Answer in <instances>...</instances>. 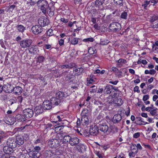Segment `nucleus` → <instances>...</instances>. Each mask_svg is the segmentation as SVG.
Returning a JSON list of instances; mask_svg holds the SVG:
<instances>
[{
  "label": "nucleus",
  "mask_w": 158,
  "mask_h": 158,
  "mask_svg": "<svg viewBox=\"0 0 158 158\" xmlns=\"http://www.w3.org/2000/svg\"><path fill=\"white\" fill-rule=\"evenodd\" d=\"M60 101L56 99L54 97L52 98L50 101L46 100L44 101L42 105L44 108V109L50 110L52 107H54L56 106L59 105V102Z\"/></svg>",
  "instance_id": "1"
},
{
  "label": "nucleus",
  "mask_w": 158,
  "mask_h": 158,
  "mask_svg": "<svg viewBox=\"0 0 158 158\" xmlns=\"http://www.w3.org/2000/svg\"><path fill=\"white\" fill-rule=\"evenodd\" d=\"M109 29L114 32H117L119 31L121 29V25L118 23L114 22L111 23L109 27Z\"/></svg>",
  "instance_id": "2"
},
{
  "label": "nucleus",
  "mask_w": 158,
  "mask_h": 158,
  "mask_svg": "<svg viewBox=\"0 0 158 158\" xmlns=\"http://www.w3.org/2000/svg\"><path fill=\"white\" fill-rule=\"evenodd\" d=\"M39 7H40L41 9L44 13H46V8L48 7V2L45 0H39L37 3Z\"/></svg>",
  "instance_id": "3"
},
{
  "label": "nucleus",
  "mask_w": 158,
  "mask_h": 158,
  "mask_svg": "<svg viewBox=\"0 0 158 158\" xmlns=\"http://www.w3.org/2000/svg\"><path fill=\"white\" fill-rule=\"evenodd\" d=\"M31 29L33 33L35 35L40 34L42 33L44 30V29L42 26L38 25L33 26Z\"/></svg>",
  "instance_id": "4"
},
{
  "label": "nucleus",
  "mask_w": 158,
  "mask_h": 158,
  "mask_svg": "<svg viewBox=\"0 0 158 158\" xmlns=\"http://www.w3.org/2000/svg\"><path fill=\"white\" fill-rule=\"evenodd\" d=\"M105 90H106L105 91V94H110L115 91H118V87H116L113 85L107 84L105 87Z\"/></svg>",
  "instance_id": "5"
},
{
  "label": "nucleus",
  "mask_w": 158,
  "mask_h": 158,
  "mask_svg": "<svg viewBox=\"0 0 158 158\" xmlns=\"http://www.w3.org/2000/svg\"><path fill=\"white\" fill-rule=\"evenodd\" d=\"M32 43V40L26 39L21 40L20 42V45L23 48H27L30 47Z\"/></svg>",
  "instance_id": "6"
},
{
  "label": "nucleus",
  "mask_w": 158,
  "mask_h": 158,
  "mask_svg": "<svg viewBox=\"0 0 158 158\" xmlns=\"http://www.w3.org/2000/svg\"><path fill=\"white\" fill-rule=\"evenodd\" d=\"M56 97H55L56 99L60 101L59 102V105L62 102L63 99L66 98L68 96L67 94L65 92H63L59 91L56 93Z\"/></svg>",
  "instance_id": "7"
},
{
  "label": "nucleus",
  "mask_w": 158,
  "mask_h": 158,
  "mask_svg": "<svg viewBox=\"0 0 158 158\" xmlns=\"http://www.w3.org/2000/svg\"><path fill=\"white\" fill-rule=\"evenodd\" d=\"M48 144L52 148H56L60 145L59 141L56 139H52L49 140L48 142Z\"/></svg>",
  "instance_id": "8"
},
{
  "label": "nucleus",
  "mask_w": 158,
  "mask_h": 158,
  "mask_svg": "<svg viewBox=\"0 0 158 158\" xmlns=\"http://www.w3.org/2000/svg\"><path fill=\"white\" fill-rule=\"evenodd\" d=\"M99 128L98 127L94 125L91 126L89 130V134L90 135L93 136L96 135L99 132Z\"/></svg>",
  "instance_id": "9"
},
{
  "label": "nucleus",
  "mask_w": 158,
  "mask_h": 158,
  "mask_svg": "<svg viewBox=\"0 0 158 158\" xmlns=\"http://www.w3.org/2000/svg\"><path fill=\"white\" fill-rule=\"evenodd\" d=\"M118 98L117 97H113L112 96H110L107 98V102L109 104H112V103L114 104H117L118 106H121L122 105V103L120 104L118 103V101H117Z\"/></svg>",
  "instance_id": "10"
},
{
  "label": "nucleus",
  "mask_w": 158,
  "mask_h": 158,
  "mask_svg": "<svg viewBox=\"0 0 158 158\" xmlns=\"http://www.w3.org/2000/svg\"><path fill=\"white\" fill-rule=\"evenodd\" d=\"M5 122L7 124L12 125L15 122V119L14 117H11L9 115H6L4 118Z\"/></svg>",
  "instance_id": "11"
},
{
  "label": "nucleus",
  "mask_w": 158,
  "mask_h": 158,
  "mask_svg": "<svg viewBox=\"0 0 158 158\" xmlns=\"http://www.w3.org/2000/svg\"><path fill=\"white\" fill-rule=\"evenodd\" d=\"M23 112L24 116L28 118H31L34 114L33 110L30 108L25 109L23 110Z\"/></svg>",
  "instance_id": "12"
},
{
  "label": "nucleus",
  "mask_w": 158,
  "mask_h": 158,
  "mask_svg": "<svg viewBox=\"0 0 158 158\" xmlns=\"http://www.w3.org/2000/svg\"><path fill=\"white\" fill-rule=\"evenodd\" d=\"M99 126L98 127L99 129L102 132L106 133L108 131L109 127L107 124L105 123L100 122Z\"/></svg>",
  "instance_id": "13"
},
{
  "label": "nucleus",
  "mask_w": 158,
  "mask_h": 158,
  "mask_svg": "<svg viewBox=\"0 0 158 158\" xmlns=\"http://www.w3.org/2000/svg\"><path fill=\"white\" fill-rule=\"evenodd\" d=\"M39 25L43 27L47 25L49 23V19L47 18H41L38 20Z\"/></svg>",
  "instance_id": "14"
},
{
  "label": "nucleus",
  "mask_w": 158,
  "mask_h": 158,
  "mask_svg": "<svg viewBox=\"0 0 158 158\" xmlns=\"http://www.w3.org/2000/svg\"><path fill=\"white\" fill-rule=\"evenodd\" d=\"M54 6L52 3H50L48 5V7L46 8V10L50 16L52 17L54 14Z\"/></svg>",
  "instance_id": "15"
},
{
  "label": "nucleus",
  "mask_w": 158,
  "mask_h": 158,
  "mask_svg": "<svg viewBox=\"0 0 158 158\" xmlns=\"http://www.w3.org/2000/svg\"><path fill=\"white\" fill-rule=\"evenodd\" d=\"M6 144L12 149L16 148L17 146L16 141L12 138L8 139L6 142Z\"/></svg>",
  "instance_id": "16"
},
{
  "label": "nucleus",
  "mask_w": 158,
  "mask_h": 158,
  "mask_svg": "<svg viewBox=\"0 0 158 158\" xmlns=\"http://www.w3.org/2000/svg\"><path fill=\"white\" fill-rule=\"evenodd\" d=\"M79 139L77 137H72L71 140L69 141V144L72 146H75L78 144Z\"/></svg>",
  "instance_id": "17"
},
{
  "label": "nucleus",
  "mask_w": 158,
  "mask_h": 158,
  "mask_svg": "<svg viewBox=\"0 0 158 158\" xmlns=\"http://www.w3.org/2000/svg\"><path fill=\"white\" fill-rule=\"evenodd\" d=\"M122 119V116L120 114H115L112 118V121L114 123H119Z\"/></svg>",
  "instance_id": "18"
},
{
  "label": "nucleus",
  "mask_w": 158,
  "mask_h": 158,
  "mask_svg": "<svg viewBox=\"0 0 158 158\" xmlns=\"http://www.w3.org/2000/svg\"><path fill=\"white\" fill-rule=\"evenodd\" d=\"M44 108L43 106L40 105L36 106L34 109V111L36 114L42 113L44 111Z\"/></svg>",
  "instance_id": "19"
},
{
  "label": "nucleus",
  "mask_w": 158,
  "mask_h": 158,
  "mask_svg": "<svg viewBox=\"0 0 158 158\" xmlns=\"http://www.w3.org/2000/svg\"><path fill=\"white\" fill-rule=\"evenodd\" d=\"M13 87L10 85H5L3 86V91L6 93H10L13 92Z\"/></svg>",
  "instance_id": "20"
},
{
  "label": "nucleus",
  "mask_w": 158,
  "mask_h": 158,
  "mask_svg": "<svg viewBox=\"0 0 158 158\" xmlns=\"http://www.w3.org/2000/svg\"><path fill=\"white\" fill-rule=\"evenodd\" d=\"M15 118V121H17L18 122H23L26 120L24 115L23 116L20 114H17Z\"/></svg>",
  "instance_id": "21"
},
{
  "label": "nucleus",
  "mask_w": 158,
  "mask_h": 158,
  "mask_svg": "<svg viewBox=\"0 0 158 158\" xmlns=\"http://www.w3.org/2000/svg\"><path fill=\"white\" fill-rule=\"evenodd\" d=\"M29 53L33 55L36 54L38 51V48L35 46H31L28 49Z\"/></svg>",
  "instance_id": "22"
},
{
  "label": "nucleus",
  "mask_w": 158,
  "mask_h": 158,
  "mask_svg": "<svg viewBox=\"0 0 158 158\" xmlns=\"http://www.w3.org/2000/svg\"><path fill=\"white\" fill-rule=\"evenodd\" d=\"M63 75L65 76V79L66 81L70 80L74 77L72 74L70 73L68 71L64 72Z\"/></svg>",
  "instance_id": "23"
},
{
  "label": "nucleus",
  "mask_w": 158,
  "mask_h": 158,
  "mask_svg": "<svg viewBox=\"0 0 158 158\" xmlns=\"http://www.w3.org/2000/svg\"><path fill=\"white\" fill-rule=\"evenodd\" d=\"M3 151L5 153V154H7L9 155L8 154L13 152V150L12 148L7 145L4 147Z\"/></svg>",
  "instance_id": "24"
},
{
  "label": "nucleus",
  "mask_w": 158,
  "mask_h": 158,
  "mask_svg": "<svg viewBox=\"0 0 158 158\" xmlns=\"http://www.w3.org/2000/svg\"><path fill=\"white\" fill-rule=\"evenodd\" d=\"M55 154V153L51 150H46L44 153V156L45 157H51Z\"/></svg>",
  "instance_id": "25"
},
{
  "label": "nucleus",
  "mask_w": 158,
  "mask_h": 158,
  "mask_svg": "<svg viewBox=\"0 0 158 158\" xmlns=\"http://www.w3.org/2000/svg\"><path fill=\"white\" fill-rule=\"evenodd\" d=\"M7 135L5 132L0 131V144L7 138Z\"/></svg>",
  "instance_id": "26"
},
{
  "label": "nucleus",
  "mask_w": 158,
  "mask_h": 158,
  "mask_svg": "<svg viewBox=\"0 0 158 158\" xmlns=\"http://www.w3.org/2000/svg\"><path fill=\"white\" fill-rule=\"evenodd\" d=\"M16 143L19 145H21L24 143L23 137L20 135L16 136Z\"/></svg>",
  "instance_id": "27"
},
{
  "label": "nucleus",
  "mask_w": 158,
  "mask_h": 158,
  "mask_svg": "<svg viewBox=\"0 0 158 158\" xmlns=\"http://www.w3.org/2000/svg\"><path fill=\"white\" fill-rule=\"evenodd\" d=\"M23 89L21 87L19 86L13 87V92L15 94L19 95L22 92Z\"/></svg>",
  "instance_id": "28"
},
{
  "label": "nucleus",
  "mask_w": 158,
  "mask_h": 158,
  "mask_svg": "<svg viewBox=\"0 0 158 158\" xmlns=\"http://www.w3.org/2000/svg\"><path fill=\"white\" fill-rule=\"evenodd\" d=\"M89 117L81 116V123L84 125H88L89 123Z\"/></svg>",
  "instance_id": "29"
},
{
  "label": "nucleus",
  "mask_w": 158,
  "mask_h": 158,
  "mask_svg": "<svg viewBox=\"0 0 158 158\" xmlns=\"http://www.w3.org/2000/svg\"><path fill=\"white\" fill-rule=\"evenodd\" d=\"M90 115V113L86 109H84L81 113V116L89 117Z\"/></svg>",
  "instance_id": "30"
},
{
  "label": "nucleus",
  "mask_w": 158,
  "mask_h": 158,
  "mask_svg": "<svg viewBox=\"0 0 158 158\" xmlns=\"http://www.w3.org/2000/svg\"><path fill=\"white\" fill-rule=\"evenodd\" d=\"M104 0H97L95 2L94 6L96 7H99L102 6L104 2Z\"/></svg>",
  "instance_id": "31"
},
{
  "label": "nucleus",
  "mask_w": 158,
  "mask_h": 158,
  "mask_svg": "<svg viewBox=\"0 0 158 158\" xmlns=\"http://www.w3.org/2000/svg\"><path fill=\"white\" fill-rule=\"evenodd\" d=\"M44 57L43 56H39L37 57L36 60V64L38 63H41L44 61Z\"/></svg>",
  "instance_id": "32"
},
{
  "label": "nucleus",
  "mask_w": 158,
  "mask_h": 158,
  "mask_svg": "<svg viewBox=\"0 0 158 158\" xmlns=\"http://www.w3.org/2000/svg\"><path fill=\"white\" fill-rule=\"evenodd\" d=\"M110 41L107 40L101 39L100 44L103 45H106Z\"/></svg>",
  "instance_id": "33"
},
{
  "label": "nucleus",
  "mask_w": 158,
  "mask_h": 158,
  "mask_svg": "<svg viewBox=\"0 0 158 158\" xmlns=\"http://www.w3.org/2000/svg\"><path fill=\"white\" fill-rule=\"evenodd\" d=\"M17 27L18 31L21 32H23L25 30V27L21 25H17Z\"/></svg>",
  "instance_id": "34"
},
{
  "label": "nucleus",
  "mask_w": 158,
  "mask_h": 158,
  "mask_svg": "<svg viewBox=\"0 0 158 158\" xmlns=\"http://www.w3.org/2000/svg\"><path fill=\"white\" fill-rule=\"evenodd\" d=\"M158 20V16L157 15H154L150 19V22L151 23H153L155 21Z\"/></svg>",
  "instance_id": "35"
},
{
  "label": "nucleus",
  "mask_w": 158,
  "mask_h": 158,
  "mask_svg": "<svg viewBox=\"0 0 158 158\" xmlns=\"http://www.w3.org/2000/svg\"><path fill=\"white\" fill-rule=\"evenodd\" d=\"M142 118L140 117H137L136 118V121H135V123L139 125H141V124L140 123L141 122H143V123H144L145 122L143 121L142 120Z\"/></svg>",
  "instance_id": "36"
},
{
  "label": "nucleus",
  "mask_w": 158,
  "mask_h": 158,
  "mask_svg": "<svg viewBox=\"0 0 158 158\" xmlns=\"http://www.w3.org/2000/svg\"><path fill=\"white\" fill-rule=\"evenodd\" d=\"M72 137L69 135H65L63 137V140L64 142H68L69 143V141L71 140Z\"/></svg>",
  "instance_id": "37"
},
{
  "label": "nucleus",
  "mask_w": 158,
  "mask_h": 158,
  "mask_svg": "<svg viewBox=\"0 0 158 158\" xmlns=\"http://www.w3.org/2000/svg\"><path fill=\"white\" fill-rule=\"evenodd\" d=\"M84 69L82 67L80 68H74V71L76 72H77V73H78L79 74L81 73L83 71Z\"/></svg>",
  "instance_id": "38"
},
{
  "label": "nucleus",
  "mask_w": 158,
  "mask_h": 158,
  "mask_svg": "<svg viewBox=\"0 0 158 158\" xmlns=\"http://www.w3.org/2000/svg\"><path fill=\"white\" fill-rule=\"evenodd\" d=\"M94 76L93 74H91L90 75L89 80H88L87 79V80L88 81V84H91L95 81L94 80Z\"/></svg>",
  "instance_id": "39"
},
{
  "label": "nucleus",
  "mask_w": 158,
  "mask_h": 158,
  "mask_svg": "<svg viewBox=\"0 0 158 158\" xmlns=\"http://www.w3.org/2000/svg\"><path fill=\"white\" fill-rule=\"evenodd\" d=\"M96 50L95 48L93 47H90L88 48V52L90 55H92L94 53H96L97 52L96 51Z\"/></svg>",
  "instance_id": "40"
},
{
  "label": "nucleus",
  "mask_w": 158,
  "mask_h": 158,
  "mask_svg": "<svg viewBox=\"0 0 158 158\" xmlns=\"http://www.w3.org/2000/svg\"><path fill=\"white\" fill-rule=\"evenodd\" d=\"M23 98L21 96H19L15 98V102H17L18 103H21L22 102Z\"/></svg>",
  "instance_id": "41"
},
{
  "label": "nucleus",
  "mask_w": 158,
  "mask_h": 158,
  "mask_svg": "<svg viewBox=\"0 0 158 158\" xmlns=\"http://www.w3.org/2000/svg\"><path fill=\"white\" fill-rule=\"evenodd\" d=\"M94 40L93 37H89L83 40V41L85 42H92L94 41Z\"/></svg>",
  "instance_id": "42"
},
{
  "label": "nucleus",
  "mask_w": 158,
  "mask_h": 158,
  "mask_svg": "<svg viewBox=\"0 0 158 158\" xmlns=\"http://www.w3.org/2000/svg\"><path fill=\"white\" fill-rule=\"evenodd\" d=\"M78 39L77 38H74L71 40L70 42L71 44L75 45L78 44Z\"/></svg>",
  "instance_id": "43"
},
{
  "label": "nucleus",
  "mask_w": 158,
  "mask_h": 158,
  "mask_svg": "<svg viewBox=\"0 0 158 158\" xmlns=\"http://www.w3.org/2000/svg\"><path fill=\"white\" fill-rule=\"evenodd\" d=\"M128 16L127 13V12L124 11L123 12L121 15L120 18L122 19H126Z\"/></svg>",
  "instance_id": "44"
},
{
  "label": "nucleus",
  "mask_w": 158,
  "mask_h": 158,
  "mask_svg": "<svg viewBox=\"0 0 158 158\" xmlns=\"http://www.w3.org/2000/svg\"><path fill=\"white\" fill-rule=\"evenodd\" d=\"M123 0H114V2L117 5H118L120 6L123 5Z\"/></svg>",
  "instance_id": "45"
},
{
  "label": "nucleus",
  "mask_w": 158,
  "mask_h": 158,
  "mask_svg": "<svg viewBox=\"0 0 158 158\" xmlns=\"http://www.w3.org/2000/svg\"><path fill=\"white\" fill-rule=\"evenodd\" d=\"M94 153L99 158H103V154L101 152L99 151H95Z\"/></svg>",
  "instance_id": "46"
},
{
  "label": "nucleus",
  "mask_w": 158,
  "mask_h": 158,
  "mask_svg": "<svg viewBox=\"0 0 158 158\" xmlns=\"http://www.w3.org/2000/svg\"><path fill=\"white\" fill-rule=\"evenodd\" d=\"M39 0H28V3L31 6L34 5L35 4L37 3Z\"/></svg>",
  "instance_id": "47"
},
{
  "label": "nucleus",
  "mask_w": 158,
  "mask_h": 158,
  "mask_svg": "<svg viewBox=\"0 0 158 158\" xmlns=\"http://www.w3.org/2000/svg\"><path fill=\"white\" fill-rule=\"evenodd\" d=\"M150 1H145L144 2V3L143 4L142 6H143L144 8L145 9H147V6L150 4Z\"/></svg>",
  "instance_id": "48"
},
{
  "label": "nucleus",
  "mask_w": 158,
  "mask_h": 158,
  "mask_svg": "<svg viewBox=\"0 0 158 158\" xmlns=\"http://www.w3.org/2000/svg\"><path fill=\"white\" fill-rule=\"evenodd\" d=\"M43 142V140L41 137H39L35 141L34 143L35 144H38L39 143H41Z\"/></svg>",
  "instance_id": "49"
},
{
  "label": "nucleus",
  "mask_w": 158,
  "mask_h": 158,
  "mask_svg": "<svg viewBox=\"0 0 158 158\" xmlns=\"http://www.w3.org/2000/svg\"><path fill=\"white\" fill-rule=\"evenodd\" d=\"M53 35V30L52 29H49L47 32V35L48 36H50L52 35Z\"/></svg>",
  "instance_id": "50"
},
{
  "label": "nucleus",
  "mask_w": 158,
  "mask_h": 158,
  "mask_svg": "<svg viewBox=\"0 0 158 158\" xmlns=\"http://www.w3.org/2000/svg\"><path fill=\"white\" fill-rule=\"evenodd\" d=\"M93 88L90 89V92L91 93H94L97 92V87L95 85H93L91 87V88Z\"/></svg>",
  "instance_id": "51"
},
{
  "label": "nucleus",
  "mask_w": 158,
  "mask_h": 158,
  "mask_svg": "<svg viewBox=\"0 0 158 158\" xmlns=\"http://www.w3.org/2000/svg\"><path fill=\"white\" fill-rule=\"evenodd\" d=\"M32 156L33 158H39L40 155H38V153H36L35 152V153L32 152Z\"/></svg>",
  "instance_id": "52"
},
{
  "label": "nucleus",
  "mask_w": 158,
  "mask_h": 158,
  "mask_svg": "<svg viewBox=\"0 0 158 158\" xmlns=\"http://www.w3.org/2000/svg\"><path fill=\"white\" fill-rule=\"evenodd\" d=\"M17 6H16V5H10L9 6V10H10V11H12L16 7H17Z\"/></svg>",
  "instance_id": "53"
},
{
  "label": "nucleus",
  "mask_w": 158,
  "mask_h": 158,
  "mask_svg": "<svg viewBox=\"0 0 158 158\" xmlns=\"http://www.w3.org/2000/svg\"><path fill=\"white\" fill-rule=\"evenodd\" d=\"M56 118L58 119V120L56 121H53L52 122H54L55 123L58 124L59 123H58V122H60L62 120L61 119V118L60 117V116L59 115H56Z\"/></svg>",
  "instance_id": "54"
},
{
  "label": "nucleus",
  "mask_w": 158,
  "mask_h": 158,
  "mask_svg": "<svg viewBox=\"0 0 158 158\" xmlns=\"http://www.w3.org/2000/svg\"><path fill=\"white\" fill-rule=\"evenodd\" d=\"M77 54L75 50L74 49H72L71 50V52L70 53V55L71 56H74L75 55Z\"/></svg>",
  "instance_id": "55"
},
{
  "label": "nucleus",
  "mask_w": 158,
  "mask_h": 158,
  "mask_svg": "<svg viewBox=\"0 0 158 158\" xmlns=\"http://www.w3.org/2000/svg\"><path fill=\"white\" fill-rule=\"evenodd\" d=\"M157 108H156L155 109L152 110L150 111L151 114L153 116H154L157 112Z\"/></svg>",
  "instance_id": "56"
},
{
  "label": "nucleus",
  "mask_w": 158,
  "mask_h": 158,
  "mask_svg": "<svg viewBox=\"0 0 158 158\" xmlns=\"http://www.w3.org/2000/svg\"><path fill=\"white\" fill-rule=\"evenodd\" d=\"M94 104L97 105H103V104L102 102L99 101L98 100L95 101L94 102Z\"/></svg>",
  "instance_id": "57"
},
{
  "label": "nucleus",
  "mask_w": 158,
  "mask_h": 158,
  "mask_svg": "<svg viewBox=\"0 0 158 158\" xmlns=\"http://www.w3.org/2000/svg\"><path fill=\"white\" fill-rule=\"evenodd\" d=\"M153 25H152L153 28H158V21L155 22V23H152Z\"/></svg>",
  "instance_id": "58"
},
{
  "label": "nucleus",
  "mask_w": 158,
  "mask_h": 158,
  "mask_svg": "<svg viewBox=\"0 0 158 158\" xmlns=\"http://www.w3.org/2000/svg\"><path fill=\"white\" fill-rule=\"evenodd\" d=\"M149 97L148 95H146L143 96V101H145L149 99Z\"/></svg>",
  "instance_id": "59"
},
{
  "label": "nucleus",
  "mask_w": 158,
  "mask_h": 158,
  "mask_svg": "<svg viewBox=\"0 0 158 158\" xmlns=\"http://www.w3.org/2000/svg\"><path fill=\"white\" fill-rule=\"evenodd\" d=\"M139 87L138 86H135L134 88V92H137L138 93H139L140 92V91L139 89Z\"/></svg>",
  "instance_id": "60"
},
{
  "label": "nucleus",
  "mask_w": 158,
  "mask_h": 158,
  "mask_svg": "<svg viewBox=\"0 0 158 158\" xmlns=\"http://www.w3.org/2000/svg\"><path fill=\"white\" fill-rule=\"evenodd\" d=\"M34 149L35 150V152H38L41 150V148L39 146H36L34 148Z\"/></svg>",
  "instance_id": "61"
},
{
  "label": "nucleus",
  "mask_w": 158,
  "mask_h": 158,
  "mask_svg": "<svg viewBox=\"0 0 158 158\" xmlns=\"http://www.w3.org/2000/svg\"><path fill=\"white\" fill-rule=\"evenodd\" d=\"M140 134L139 132H137L134 134L133 137L135 138H137L140 136Z\"/></svg>",
  "instance_id": "62"
},
{
  "label": "nucleus",
  "mask_w": 158,
  "mask_h": 158,
  "mask_svg": "<svg viewBox=\"0 0 158 158\" xmlns=\"http://www.w3.org/2000/svg\"><path fill=\"white\" fill-rule=\"evenodd\" d=\"M63 126H56V127H55V131H58V130L60 131L61 130V128Z\"/></svg>",
  "instance_id": "63"
},
{
  "label": "nucleus",
  "mask_w": 158,
  "mask_h": 158,
  "mask_svg": "<svg viewBox=\"0 0 158 158\" xmlns=\"http://www.w3.org/2000/svg\"><path fill=\"white\" fill-rule=\"evenodd\" d=\"M60 20L62 22L64 23H66L68 22L69 21L68 19H65L64 18H61L60 19Z\"/></svg>",
  "instance_id": "64"
}]
</instances>
